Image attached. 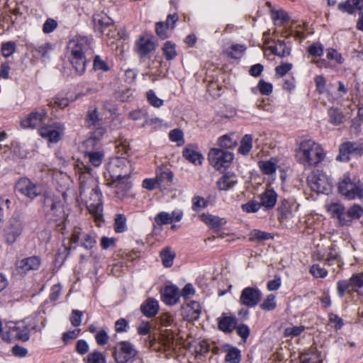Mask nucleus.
Wrapping results in <instances>:
<instances>
[{"label":"nucleus","mask_w":363,"mask_h":363,"mask_svg":"<svg viewBox=\"0 0 363 363\" xmlns=\"http://www.w3.org/2000/svg\"><path fill=\"white\" fill-rule=\"evenodd\" d=\"M182 155L186 160L195 165L201 164L203 159L202 155L198 150V147L193 145H187L184 149Z\"/></svg>","instance_id":"obj_26"},{"label":"nucleus","mask_w":363,"mask_h":363,"mask_svg":"<svg viewBox=\"0 0 363 363\" xmlns=\"http://www.w3.org/2000/svg\"><path fill=\"white\" fill-rule=\"evenodd\" d=\"M207 204V201L203 197L197 196L192 199V209L195 211H199L206 208Z\"/></svg>","instance_id":"obj_64"},{"label":"nucleus","mask_w":363,"mask_h":363,"mask_svg":"<svg viewBox=\"0 0 363 363\" xmlns=\"http://www.w3.org/2000/svg\"><path fill=\"white\" fill-rule=\"evenodd\" d=\"M277 306L276 297L273 294H269L260 304V308L264 311H272Z\"/></svg>","instance_id":"obj_53"},{"label":"nucleus","mask_w":363,"mask_h":363,"mask_svg":"<svg viewBox=\"0 0 363 363\" xmlns=\"http://www.w3.org/2000/svg\"><path fill=\"white\" fill-rule=\"evenodd\" d=\"M350 155L361 156L363 155V143L360 141H347L340 144L339 155L336 160L340 162H346L350 159Z\"/></svg>","instance_id":"obj_12"},{"label":"nucleus","mask_w":363,"mask_h":363,"mask_svg":"<svg viewBox=\"0 0 363 363\" xmlns=\"http://www.w3.org/2000/svg\"><path fill=\"white\" fill-rule=\"evenodd\" d=\"M261 206H263L267 208L274 207L277 203V194L272 189H267L261 195Z\"/></svg>","instance_id":"obj_32"},{"label":"nucleus","mask_w":363,"mask_h":363,"mask_svg":"<svg viewBox=\"0 0 363 363\" xmlns=\"http://www.w3.org/2000/svg\"><path fill=\"white\" fill-rule=\"evenodd\" d=\"M352 291L359 293L363 288V272L353 274L350 279Z\"/></svg>","instance_id":"obj_47"},{"label":"nucleus","mask_w":363,"mask_h":363,"mask_svg":"<svg viewBox=\"0 0 363 363\" xmlns=\"http://www.w3.org/2000/svg\"><path fill=\"white\" fill-rule=\"evenodd\" d=\"M15 189L21 195L33 200L41 194V190L27 177L20 178L15 184Z\"/></svg>","instance_id":"obj_13"},{"label":"nucleus","mask_w":363,"mask_h":363,"mask_svg":"<svg viewBox=\"0 0 363 363\" xmlns=\"http://www.w3.org/2000/svg\"><path fill=\"white\" fill-rule=\"evenodd\" d=\"M225 359L230 363H239L241 360L240 351L237 348L229 350L225 355Z\"/></svg>","instance_id":"obj_51"},{"label":"nucleus","mask_w":363,"mask_h":363,"mask_svg":"<svg viewBox=\"0 0 363 363\" xmlns=\"http://www.w3.org/2000/svg\"><path fill=\"white\" fill-rule=\"evenodd\" d=\"M160 257L162 264L165 267H169L173 264L175 254L170 250L169 247H166L161 251Z\"/></svg>","instance_id":"obj_45"},{"label":"nucleus","mask_w":363,"mask_h":363,"mask_svg":"<svg viewBox=\"0 0 363 363\" xmlns=\"http://www.w3.org/2000/svg\"><path fill=\"white\" fill-rule=\"evenodd\" d=\"M326 157V152L320 144L311 138L302 139L295 150L298 163L304 167H315Z\"/></svg>","instance_id":"obj_1"},{"label":"nucleus","mask_w":363,"mask_h":363,"mask_svg":"<svg viewBox=\"0 0 363 363\" xmlns=\"http://www.w3.org/2000/svg\"><path fill=\"white\" fill-rule=\"evenodd\" d=\"M174 174L169 169H160L156 172V180L158 187L166 189L169 186L173 180Z\"/></svg>","instance_id":"obj_27"},{"label":"nucleus","mask_w":363,"mask_h":363,"mask_svg":"<svg viewBox=\"0 0 363 363\" xmlns=\"http://www.w3.org/2000/svg\"><path fill=\"white\" fill-rule=\"evenodd\" d=\"M114 230L116 233H123L127 230L126 218L124 215H116L114 222Z\"/></svg>","instance_id":"obj_49"},{"label":"nucleus","mask_w":363,"mask_h":363,"mask_svg":"<svg viewBox=\"0 0 363 363\" xmlns=\"http://www.w3.org/2000/svg\"><path fill=\"white\" fill-rule=\"evenodd\" d=\"M169 140L172 142H176L179 145L184 143V133L179 129L172 130L169 133Z\"/></svg>","instance_id":"obj_61"},{"label":"nucleus","mask_w":363,"mask_h":363,"mask_svg":"<svg viewBox=\"0 0 363 363\" xmlns=\"http://www.w3.org/2000/svg\"><path fill=\"white\" fill-rule=\"evenodd\" d=\"M16 43L11 41L4 43L1 45V53L4 57H9L11 56L16 50Z\"/></svg>","instance_id":"obj_58"},{"label":"nucleus","mask_w":363,"mask_h":363,"mask_svg":"<svg viewBox=\"0 0 363 363\" xmlns=\"http://www.w3.org/2000/svg\"><path fill=\"white\" fill-rule=\"evenodd\" d=\"M339 193L348 200L363 199V184L345 175L338 184Z\"/></svg>","instance_id":"obj_4"},{"label":"nucleus","mask_w":363,"mask_h":363,"mask_svg":"<svg viewBox=\"0 0 363 363\" xmlns=\"http://www.w3.org/2000/svg\"><path fill=\"white\" fill-rule=\"evenodd\" d=\"M76 172L79 174V194L85 195L86 192L97 186V181L91 174V169L82 162H77L75 165Z\"/></svg>","instance_id":"obj_6"},{"label":"nucleus","mask_w":363,"mask_h":363,"mask_svg":"<svg viewBox=\"0 0 363 363\" xmlns=\"http://www.w3.org/2000/svg\"><path fill=\"white\" fill-rule=\"evenodd\" d=\"M278 160L276 158H271L269 160L259 161V167L262 172L267 175H273L276 173L277 169Z\"/></svg>","instance_id":"obj_33"},{"label":"nucleus","mask_w":363,"mask_h":363,"mask_svg":"<svg viewBox=\"0 0 363 363\" xmlns=\"http://www.w3.org/2000/svg\"><path fill=\"white\" fill-rule=\"evenodd\" d=\"M272 238L271 234L261 231L259 230H254L250 232L249 235V239L251 241H262V240H267Z\"/></svg>","instance_id":"obj_50"},{"label":"nucleus","mask_w":363,"mask_h":363,"mask_svg":"<svg viewBox=\"0 0 363 363\" xmlns=\"http://www.w3.org/2000/svg\"><path fill=\"white\" fill-rule=\"evenodd\" d=\"M33 328L28 318L17 322H9L6 325L7 330L3 334L2 338L7 342H11L13 338L26 342L29 340L30 330Z\"/></svg>","instance_id":"obj_3"},{"label":"nucleus","mask_w":363,"mask_h":363,"mask_svg":"<svg viewBox=\"0 0 363 363\" xmlns=\"http://www.w3.org/2000/svg\"><path fill=\"white\" fill-rule=\"evenodd\" d=\"M107 174L112 181L129 177L131 172L129 162L125 157L117 156L110 160L106 166Z\"/></svg>","instance_id":"obj_5"},{"label":"nucleus","mask_w":363,"mask_h":363,"mask_svg":"<svg viewBox=\"0 0 363 363\" xmlns=\"http://www.w3.org/2000/svg\"><path fill=\"white\" fill-rule=\"evenodd\" d=\"M262 292L257 287H246L240 294V302L248 308L257 306L262 298Z\"/></svg>","instance_id":"obj_17"},{"label":"nucleus","mask_w":363,"mask_h":363,"mask_svg":"<svg viewBox=\"0 0 363 363\" xmlns=\"http://www.w3.org/2000/svg\"><path fill=\"white\" fill-rule=\"evenodd\" d=\"M129 177L118 179L116 181H112V184L113 187L116 189V193L117 194H123V193L126 192L128 189H130V183L128 182Z\"/></svg>","instance_id":"obj_43"},{"label":"nucleus","mask_w":363,"mask_h":363,"mask_svg":"<svg viewBox=\"0 0 363 363\" xmlns=\"http://www.w3.org/2000/svg\"><path fill=\"white\" fill-rule=\"evenodd\" d=\"M101 119L99 117L96 108H90L88 110L85 123L89 128L97 127L100 125Z\"/></svg>","instance_id":"obj_38"},{"label":"nucleus","mask_w":363,"mask_h":363,"mask_svg":"<svg viewBox=\"0 0 363 363\" xmlns=\"http://www.w3.org/2000/svg\"><path fill=\"white\" fill-rule=\"evenodd\" d=\"M318 259L323 260L324 264L328 266L337 264L340 268L343 264L337 252L333 248L330 249L325 258L321 257Z\"/></svg>","instance_id":"obj_36"},{"label":"nucleus","mask_w":363,"mask_h":363,"mask_svg":"<svg viewBox=\"0 0 363 363\" xmlns=\"http://www.w3.org/2000/svg\"><path fill=\"white\" fill-rule=\"evenodd\" d=\"M328 114L331 123L337 125L343 122L344 115L339 109L332 108L329 110Z\"/></svg>","instance_id":"obj_48"},{"label":"nucleus","mask_w":363,"mask_h":363,"mask_svg":"<svg viewBox=\"0 0 363 363\" xmlns=\"http://www.w3.org/2000/svg\"><path fill=\"white\" fill-rule=\"evenodd\" d=\"M138 350L128 341H121L113 348V357L116 363H127L138 355Z\"/></svg>","instance_id":"obj_8"},{"label":"nucleus","mask_w":363,"mask_h":363,"mask_svg":"<svg viewBox=\"0 0 363 363\" xmlns=\"http://www.w3.org/2000/svg\"><path fill=\"white\" fill-rule=\"evenodd\" d=\"M246 49L247 48L245 45L234 44L226 50V53L233 59H240L243 55Z\"/></svg>","instance_id":"obj_42"},{"label":"nucleus","mask_w":363,"mask_h":363,"mask_svg":"<svg viewBox=\"0 0 363 363\" xmlns=\"http://www.w3.org/2000/svg\"><path fill=\"white\" fill-rule=\"evenodd\" d=\"M217 320L218 329L223 333H230L236 328L237 319L235 317L228 316L223 313Z\"/></svg>","instance_id":"obj_24"},{"label":"nucleus","mask_w":363,"mask_h":363,"mask_svg":"<svg viewBox=\"0 0 363 363\" xmlns=\"http://www.w3.org/2000/svg\"><path fill=\"white\" fill-rule=\"evenodd\" d=\"M252 147V136L250 134L245 135L240 140L238 152L241 155H247Z\"/></svg>","instance_id":"obj_41"},{"label":"nucleus","mask_w":363,"mask_h":363,"mask_svg":"<svg viewBox=\"0 0 363 363\" xmlns=\"http://www.w3.org/2000/svg\"><path fill=\"white\" fill-rule=\"evenodd\" d=\"M162 51L167 60L174 59L177 55L176 51V45L171 41H167L164 43L162 47Z\"/></svg>","instance_id":"obj_46"},{"label":"nucleus","mask_w":363,"mask_h":363,"mask_svg":"<svg viewBox=\"0 0 363 363\" xmlns=\"http://www.w3.org/2000/svg\"><path fill=\"white\" fill-rule=\"evenodd\" d=\"M46 116V112L43 110L40 112L33 111L22 118L21 125L23 128H35L40 125Z\"/></svg>","instance_id":"obj_21"},{"label":"nucleus","mask_w":363,"mask_h":363,"mask_svg":"<svg viewBox=\"0 0 363 363\" xmlns=\"http://www.w3.org/2000/svg\"><path fill=\"white\" fill-rule=\"evenodd\" d=\"M271 50L274 55L284 57L290 55L291 49L286 45L283 40H278L275 46L271 47Z\"/></svg>","instance_id":"obj_44"},{"label":"nucleus","mask_w":363,"mask_h":363,"mask_svg":"<svg viewBox=\"0 0 363 363\" xmlns=\"http://www.w3.org/2000/svg\"><path fill=\"white\" fill-rule=\"evenodd\" d=\"M210 164L216 169L229 167L233 160L232 152L221 148H212L208 155Z\"/></svg>","instance_id":"obj_10"},{"label":"nucleus","mask_w":363,"mask_h":363,"mask_svg":"<svg viewBox=\"0 0 363 363\" xmlns=\"http://www.w3.org/2000/svg\"><path fill=\"white\" fill-rule=\"evenodd\" d=\"M93 21L95 28L101 33H104L106 28L113 26L112 19L103 12L95 13L93 16Z\"/></svg>","instance_id":"obj_28"},{"label":"nucleus","mask_w":363,"mask_h":363,"mask_svg":"<svg viewBox=\"0 0 363 363\" xmlns=\"http://www.w3.org/2000/svg\"><path fill=\"white\" fill-rule=\"evenodd\" d=\"M41 265V259L38 256H31L20 260L17 263V269L20 273H27L38 270Z\"/></svg>","instance_id":"obj_22"},{"label":"nucleus","mask_w":363,"mask_h":363,"mask_svg":"<svg viewBox=\"0 0 363 363\" xmlns=\"http://www.w3.org/2000/svg\"><path fill=\"white\" fill-rule=\"evenodd\" d=\"M338 9L342 12L352 14L356 10L363 9V0H347L338 4Z\"/></svg>","instance_id":"obj_30"},{"label":"nucleus","mask_w":363,"mask_h":363,"mask_svg":"<svg viewBox=\"0 0 363 363\" xmlns=\"http://www.w3.org/2000/svg\"><path fill=\"white\" fill-rule=\"evenodd\" d=\"M96 129L92 133L91 135L85 141V145L91 147H94L96 143L101 138V137L106 133V129L101 126L95 127Z\"/></svg>","instance_id":"obj_40"},{"label":"nucleus","mask_w":363,"mask_h":363,"mask_svg":"<svg viewBox=\"0 0 363 363\" xmlns=\"http://www.w3.org/2000/svg\"><path fill=\"white\" fill-rule=\"evenodd\" d=\"M272 18L274 21L275 25L277 26H281L284 23L286 22L289 19L288 14L281 10L273 12L272 14Z\"/></svg>","instance_id":"obj_52"},{"label":"nucleus","mask_w":363,"mask_h":363,"mask_svg":"<svg viewBox=\"0 0 363 363\" xmlns=\"http://www.w3.org/2000/svg\"><path fill=\"white\" fill-rule=\"evenodd\" d=\"M69 60L77 74L81 75L84 72L86 65L85 55H70Z\"/></svg>","instance_id":"obj_35"},{"label":"nucleus","mask_w":363,"mask_h":363,"mask_svg":"<svg viewBox=\"0 0 363 363\" xmlns=\"http://www.w3.org/2000/svg\"><path fill=\"white\" fill-rule=\"evenodd\" d=\"M155 221L158 225L172 223V216L167 212H160L155 217Z\"/></svg>","instance_id":"obj_55"},{"label":"nucleus","mask_w":363,"mask_h":363,"mask_svg":"<svg viewBox=\"0 0 363 363\" xmlns=\"http://www.w3.org/2000/svg\"><path fill=\"white\" fill-rule=\"evenodd\" d=\"M23 231V221L18 216H12L4 229V238L9 245H13Z\"/></svg>","instance_id":"obj_11"},{"label":"nucleus","mask_w":363,"mask_h":363,"mask_svg":"<svg viewBox=\"0 0 363 363\" xmlns=\"http://www.w3.org/2000/svg\"><path fill=\"white\" fill-rule=\"evenodd\" d=\"M157 45L153 38L149 35L139 37L135 43V51L140 58H145L156 50Z\"/></svg>","instance_id":"obj_15"},{"label":"nucleus","mask_w":363,"mask_h":363,"mask_svg":"<svg viewBox=\"0 0 363 363\" xmlns=\"http://www.w3.org/2000/svg\"><path fill=\"white\" fill-rule=\"evenodd\" d=\"M328 211L341 226L350 225L353 220H357L363 215V208L358 204L352 205L346 211L343 205L333 203L328 206Z\"/></svg>","instance_id":"obj_2"},{"label":"nucleus","mask_w":363,"mask_h":363,"mask_svg":"<svg viewBox=\"0 0 363 363\" xmlns=\"http://www.w3.org/2000/svg\"><path fill=\"white\" fill-rule=\"evenodd\" d=\"M309 272L315 278H325L328 275V271L319 264H313Z\"/></svg>","instance_id":"obj_57"},{"label":"nucleus","mask_w":363,"mask_h":363,"mask_svg":"<svg viewBox=\"0 0 363 363\" xmlns=\"http://www.w3.org/2000/svg\"><path fill=\"white\" fill-rule=\"evenodd\" d=\"M48 105L50 106H57L59 108H64L69 105V100L67 97L58 95L52 99Z\"/></svg>","instance_id":"obj_59"},{"label":"nucleus","mask_w":363,"mask_h":363,"mask_svg":"<svg viewBox=\"0 0 363 363\" xmlns=\"http://www.w3.org/2000/svg\"><path fill=\"white\" fill-rule=\"evenodd\" d=\"M147 101L155 108H160L164 104L163 100L158 98L155 92L152 90H150L147 92Z\"/></svg>","instance_id":"obj_56"},{"label":"nucleus","mask_w":363,"mask_h":363,"mask_svg":"<svg viewBox=\"0 0 363 363\" xmlns=\"http://www.w3.org/2000/svg\"><path fill=\"white\" fill-rule=\"evenodd\" d=\"M218 145L221 148L230 149L237 145V138L234 134H226L218 139Z\"/></svg>","instance_id":"obj_39"},{"label":"nucleus","mask_w":363,"mask_h":363,"mask_svg":"<svg viewBox=\"0 0 363 363\" xmlns=\"http://www.w3.org/2000/svg\"><path fill=\"white\" fill-rule=\"evenodd\" d=\"M70 242L77 243L80 242V245L86 250H91L95 246L96 241L91 234L86 233L79 227H74L71 235Z\"/></svg>","instance_id":"obj_18"},{"label":"nucleus","mask_w":363,"mask_h":363,"mask_svg":"<svg viewBox=\"0 0 363 363\" xmlns=\"http://www.w3.org/2000/svg\"><path fill=\"white\" fill-rule=\"evenodd\" d=\"M54 47L55 45L52 43L50 42H45L33 47L32 48V52H34V55L36 57L46 58L53 50Z\"/></svg>","instance_id":"obj_34"},{"label":"nucleus","mask_w":363,"mask_h":363,"mask_svg":"<svg viewBox=\"0 0 363 363\" xmlns=\"http://www.w3.org/2000/svg\"><path fill=\"white\" fill-rule=\"evenodd\" d=\"M308 183L314 191L328 194L332 190V184L326 175L322 171L316 170L308 177Z\"/></svg>","instance_id":"obj_9"},{"label":"nucleus","mask_w":363,"mask_h":363,"mask_svg":"<svg viewBox=\"0 0 363 363\" xmlns=\"http://www.w3.org/2000/svg\"><path fill=\"white\" fill-rule=\"evenodd\" d=\"M305 330L304 326H292L285 328L284 334L285 337H296L301 334Z\"/></svg>","instance_id":"obj_63"},{"label":"nucleus","mask_w":363,"mask_h":363,"mask_svg":"<svg viewBox=\"0 0 363 363\" xmlns=\"http://www.w3.org/2000/svg\"><path fill=\"white\" fill-rule=\"evenodd\" d=\"M104 355L99 351H94L89 354L86 363H105Z\"/></svg>","instance_id":"obj_62"},{"label":"nucleus","mask_w":363,"mask_h":363,"mask_svg":"<svg viewBox=\"0 0 363 363\" xmlns=\"http://www.w3.org/2000/svg\"><path fill=\"white\" fill-rule=\"evenodd\" d=\"M65 126L61 123H53L39 128L40 135L48 140L49 143H57L61 140L64 133Z\"/></svg>","instance_id":"obj_14"},{"label":"nucleus","mask_w":363,"mask_h":363,"mask_svg":"<svg viewBox=\"0 0 363 363\" xmlns=\"http://www.w3.org/2000/svg\"><path fill=\"white\" fill-rule=\"evenodd\" d=\"M337 291L340 297H343L345 292H351L352 286L350 285V281L348 280H340L337 283Z\"/></svg>","instance_id":"obj_54"},{"label":"nucleus","mask_w":363,"mask_h":363,"mask_svg":"<svg viewBox=\"0 0 363 363\" xmlns=\"http://www.w3.org/2000/svg\"><path fill=\"white\" fill-rule=\"evenodd\" d=\"M90 196L86 201L87 208L96 218L100 217L102 212V194L98 186L90 189Z\"/></svg>","instance_id":"obj_16"},{"label":"nucleus","mask_w":363,"mask_h":363,"mask_svg":"<svg viewBox=\"0 0 363 363\" xmlns=\"http://www.w3.org/2000/svg\"><path fill=\"white\" fill-rule=\"evenodd\" d=\"M84 156L89 160V163L97 167L101 164L104 154L101 151L87 150L84 152Z\"/></svg>","instance_id":"obj_37"},{"label":"nucleus","mask_w":363,"mask_h":363,"mask_svg":"<svg viewBox=\"0 0 363 363\" xmlns=\"http://www.w3.org/2000/svg\"><path fill=\"white\" fill-rule=\"evenodd\" d=\"M216 184L220 191H228L238 184V177L234 173L227 172L218 180Z\"/></svg>","instance_id":"obj_25"},{"label":"nucleus","mask_w":363,"mask_h":363,"mask_svg":"<svg viewBox=\"0 0 363 363\" xmlns=\"http://www.w3.org/2000/svg\"><path fill=\"white\" fill-rule=\"evenodd\" d=\"M199 218L211 228H218L226 223L223 218L211 214L203 213Z\"/></svg>","instance_id":"obj_31"},{"label":"nucleus","mask_w":363,"mask_h":363,"mask_svg":"<svg viewBox=\"0 0 363 363\" xmlns=\"http://www.w3.org/2000/svg\"><path fill=\"white\" fill-rule=\"evenodd\" d=\"M140 310L145 316L154 317L159 311L158 301L153 298H149L141 305Z\"/></svg>","instance_id":"obj_29"},{"label":"nucleus","mask_w":363,"mask_h":363,"mask_svg":"<svg viewBox=\"0 0 363 363\" xmlns=\"http://www.w3.org/2000/svg\"><path fill=\"white\" fill-rule=\"evenodd\" d=\"M43 211L49 219L58 220L64 216L63 205L59 197L54 195H44Z\"/></svg>","instance_id":"obj_7"},{"label":"nucleus","mask_w":363,"mask_h":363,"mask_svg":"<svg viewBox=\"0 0 363 363\" xmlns=\"http://www.w3.org/2000/svg\"><path fill=\"white\" fill-rule=\"evenodd\" d=\"M180 311L184 320L193 322L199 319L201 313V306L198 301H191L184 303Z\"/></svg>","instance_id":"obj_19"},{"label":"nucleus","mask_w":363,"mask_h":363,"mask_svg":"<svg viewBox=\"0 0 363 363\" xmlns=\"http://www.w3.org/2000/svg\"><path fill=\"white\" fill-rule=\"evenodd\" d=\"M90 45L87 38L77 36L69 40L67 48L70 55H85V52L89 49Z\"/></svg>","instance_id":"obj_20"},{"label":"nucleus","mask_w":363,"mask_h":363,"mask_svg":"<svg viewBox=\"0 0 363 363\" xmlns=\"http://www.w3.org/2000/svg\"><path fill=\"white\" fill-rule=\"evenodd\" d=\"M169 30L162 21L157 22L155 25L156 33L161 39H166L169 36Z\"/></svg>","instance_id":"obj_60"},{"label":"nucleus","mask_w":363,"mask_h":363,"mask_svg":"<svg viewBox=\"0 0 363 363\" xmlns=\"http://www.w3.org/2000/svg\"><path fill=\"white\" fill-rule=\"evenodd\" d=\"M180 292L174 285L166 286L162 291V301L169 306L175 305L179 300Z\"/></svg>","instance_id":"obj_23"}]
</instances>
